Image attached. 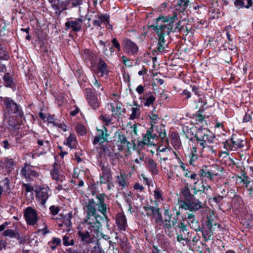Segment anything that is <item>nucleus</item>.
Masks as SVG:
<instances>
[{"label":"nucleus","instance_id":"nucleus-31","mask_svg":"<svg viewBox=\"0 0 253 253\" xmlns=\"http://www.w3.org/2000/svg\"><path fill=\"white\" fill-rule=\"evenodd\" d=\"M3 168L7 172H11L14 169V162L12 159L5 158L3 160Z\"/></svg>","mask_w":253,"mask_h":253},{"label":"nucleus","instance_id":"nucleus-8","mask_svg":"<svg viewBox=\"0 0 253 253\" xmlns=\"http://www.w3.org/2000/svg\"><path fill=\"white\" fill-rule=\"evenodd\" d=\"M24 216L28 225H35L38 221V213L31 207H28L24 210Z\"/></svg>","mask_w":253,"mask_h":253},{"label":"nucleus","instance_id":"nucleus-17","mask_svg":"<svg viewBox=\"0 0 253 253\" xmlns=\"http://www.w3.org/2000/svg\"><path fill=\"white\" fill-rule=\"evenodd\" d=\"M179 215V212H176V214L174 217H171L169 218H167V219H164V220H163L162 225H164L165 229L169 230L172 228L176 229V224L177 222Z\"/></svg>","mask_w":253,"mask_h":253},{"label":"nucleus","instance_id":"nucleus-45","mask_svg":"<svg viewBox=\"0 0 253 253\" xmlns=\"http://www.w3.org/2000/svg\"><path fill=\"white\" fill-rule=\"evenodd\" d=\"M63 243L65 246H73L75 242L73 239H70L69 236L65 235L63 238Z\"/></svg>","mask_w":253,"mask_h":253},{"label":"nucleus","instance_id":"nucleus-30","mask_svg":"<svg viewBox=\"0 0 253 253\" xmlns=\"http://www.w3.org/2000/svg\"><path fill=\"white\" fill-rule=\"evenodd\" d=\"M64 144L70 148H74L76 146L77 141L76 137L75 134L70 133L69 136L67 138Z\"/></svg>","mask_w":253,"mask_h":253},{"label":"nucleus","instance_id":"nucleus-22","mask_svg":"<svg viewBox=\"0 0 253 253\" xmlns=\"http://www.w3.org/2000/svg\"><path fill=\"white\" fill-rule=\"evenodd\" d=\"M52 178L56 181L62 180L61 170L60 166L56 163L53 165V169L50 171Z\"/></svg>","mask_w":253,"mask_h":253},{"label":"nucleus","instance_id":"nucleus-32","mask_svg":"<svg viewBox=\"0 0 253 253\" xmlns=\"http://www.w3.org/2000/svg\"><path fill=\"white\" fill-rule=\"evenodd\" d=\"M181 192L182 196L185 199V202H188L190 200H192V198L195 197V194H192L191 193L190 189L187 186H185L182 188Z\"/></svg>","mask_w":253,"mask_h":253},{"label":"nucleus","instance_id":"nucleus-54","mask_svg":"<svg viewBox=\"0 0 253 253\" xmlns=\"http://www.w3.org/2000/svg\"><path fill=\"white\" fill-rule=\"evenodd\" d=\"M191 87L192 88V92H193L195 95L199 96L202 95V92L200 91L198 86L196 85H191Z\"/></svg>","mask_w":253,"mask_h":253},{"label":"nucleus","instance_id":"nucleus-60","mask_svg":"<svg viewBox=\"0 0 253 253\" xmlns=\"http://www.w3.org/2000/svg\"><path fill=\"white\" fill-rule=\"evenodd\" d=\"M122 59L123 60V63L126 65L128 67L131 66V63L130 60L125 56H122Z\"/></svg>","mask_w":253,"mask_h":253},{"label":"nucleus","instance_id":"nucleus-52","mask_svg":"<svg viewBox=\"0 0 253 253\" xmlns=\"http://www.w3.org/2000/svg\"><path fill=\"white\" fill-rule=\"evenodd\" d=\"M189 234V232H188L186 235H184V237L182 234L178 235L176 237L177 241L179 242H181L182 241H189L190 239L188 238Z\"/></svg>","mask_w":253,"mask_h":253},{"label":"nucleus","instance_id":"nucleus-7","mask_svg":"<svg viewBox=\"0 0 253 253\" xmlns=\"http://www.w3.org/2000/svg\"><path fill=\"white\" fill-rule=\"evenodd\" d=\"M0 100L3 102L5 108L9 113L20 114L21 109L11 99L6 97H0Z\"/></svg>","mask_w":253,"mask_h":253},{"label":"nucleus","instance_id":"nucleus-57","mask_svg":"<svg viewBox=\"0 0 253 253\" xmlns=\"http://www.w3.org/2000/svg\"><path fill=\"white\" fill-rule=\"evenodd\" d=\"M177 227L180 229L181 232H183L184 233L185 231H187V230L186 225L182 221L178 223Z\"/></svg>","mask_w":253,"mask_h":253},{"label":"nucleus","instance_id":"nucleus-38","mask_svg":"<svg viewBox=\"0 0 253 253\" xmlns=\"http://www.w3.org/2000/svg\"><path fill=\"white\" fill-rule=\"evenodd\" d=\"M61 241L59 238H53L52 240L48 243V246L52 250L56 249V247L61 244Z\"/></svg>","mask_w":253,"mask_h":253},{"label":"nucleus","instance_id":"nucleus-59","mask_svg":"<svg viewBox=\"0 0 253 253\" xmlns=\"http://www.w3.org/2000/svg\"><path fill=\"white\" fill-rule=\"evenodd\" d=\"M149 118L150 120H151L150 123H152L153 124H155L156 123L157 121H158L159 119V117L156 114H152L150 115Z\"/></svg>","mask_w":253,"mask_h":253},{"label":"nucleus","instance_id":"nucleus-6","mask_svg":"<svg viewBox=\"0 0 253 253\" xmlns=\"http://www.w3.org/2000/svg\"><path fill=\"white\" fill-rule=\"evenodd\" d=\"M245 143L244 140L233 136L231 139L227 140L224 142V147L227 150L236 151L243 147Z\"/></svg>","mask_w":253,"mask_h":253},{"label":"nucleus","instance_id":"nucleus-36","mask_svg":"<svg viewBox=\"0 0 253 253\" xmlns=\"http://www.w3.org/2000/svg\"><path fill=\"white\" fill-rule=\"evenodd\" d=\"M171 144L173 148L176 150H179L181 147V142L179 137L176 135L172 136Z\"/></svg>","mask_w":253,"mask_h":253},{"label":"nucleus","instance_id":"nucleus-33","mask_svg":"<svg viewBox=\"0 0 253 253\" xmlns=\"http://www.w3.org/2000/svg\"><path fill=\"white\" fill-rule=\"evenodd\" d=\"M116 182L119 186L124 188L127 186L126 176L125 173H121L116 176Z\"/></svg>","mask_w":253,"mask_h":253},{"label":"nucleus","instance_id":"nucleus-56","mask_svg":"<svg viewBox=\"0 0 253 253\" xmlns=\"http://www.w3.org/2000/svg\"><path fill=\"white\" fill-rule=\"evenodd\" d=\"M51 213L53 215H57L59 211V208L55 206H52L49 208Z\"/></svg>","mask_w":253,"mask_h":253},{"label":"nucleus","instance_id":"nucleus-35","mask_svg":"<svg viewBox=\"0 0 253 253\" xmlns=\"http://www.w3.org/2000/svg\"><path fill=\"white\" fill-rule=\"evenodd\" d=\"M143 99L145 100V102L144 103V106H150L151 105L153 104L154 102L156 100V97L152 94L151 92L145 94Z\"/></svg>","mask_w":253,"mask_h":253},{"label":"nucleus","instance_id":"nucleus-34","mask_svg":"<svg viewBox=\"0 0 253 253\" xmlns=\"http://www.w3.org/2000/svg\"><path fill=\"white\" fill-rule=\"evenodd\" d=\"M100 119L102 120L106 125H111L114 124L116 120V118H114L113 115L109 116L107 115H101L100 116Z\"/></svg>","mask_w":253,"mask_h":253},{"label":"nucleus","instance_id":"nucleus-19","mask_svg":"<svg viewBox=\"0 0 253 253\" xmlns=\"http://www.w3.org/2000/svg\"><path fill=\"white\" fill-rule=\"evenodd\" d=\"M52 7L55 10V13L58 15L65 10L69 8L66 1H60L58 0V2L51 5Z\"/></svg>","mask_w":253,"mask_h":253},{"label":"nucleus","instance_id":"nucleus-43","mask_svg":"<svg viewBox=\"0 0 253 253\" xmlns=\"http://www.w3.org/2000/svg\"><path fill=\"white\" fill-rule=\"evenodd\" d=\"M4 236L11 238H16L19 234L12 229H8L3 232Z\"/></svg>","mask_w":253,"mask_h":253},{"label":"nucleus","instance_id":"nucleus-9","mask_svg":"<svg viewBox=\"0 0 253 253\" xmlns=\"http://www.w3.org/2000/svg\"><path fill=\"white\" fill-rule=\"evenodd\" d=\"M36 198L40 204L44 206L45 203L51 194V191L48 187L40 188L35 191Z\"/></svg>","mask_w":253,"mask_h":253},{"label":"nucleus","instance_id":"nucleus-25","mask_svg":"<svg viewBox=\"0 0 253 253\" xmlns=\"http://www.w3.org/2000/svg\"><path fill=\"white\" fill-rule=\"evenodd\" d=\"M185 219L188 224L192 229L196 230L197 229L199 228L198 221L193 213H188L187 216L185 217Z\"/></svg>","mask_w":253,"mask_h":253},{"label":"nucleus","instance_id":"nucleus-58","mask_svg":"<svg viewBox=\"0 0 253 253\" xmlns=\"http://www.w3.org/2000/svg\"><path fill=\"white\" fill-rule=\"evenodd\" d=\"M112 43L114 47L117 48L118 51L121 50V45L116 38L112 39Z\"/></svg>","mask_w":253,"mask_h":253},{"label":"nucleus","instance_id":"nucleus-5","mask_svg":"<svg viewBox=\"0 0 253 253\" xmlns=\"http://www.w3.org/2000/svg\"><path fill=\"white\" fill-rule=\"evenodd\" d=\"M180 207L185 210L196 212L203 207L202 203L195 198H192L188 202L181 201Z\"/></svg>","mask_w":253,"mask_h":253},{"label":"nucleus","instance_id":"nucleus-53","mask_svg":"<svg viewBox=\"0 0 253 253\" xmlns=\"http://www.w3.org/2000/svg\"><path fill=\"white\" fill-rule=\"evenodd\" d=\"M54 126L58 127L64 132L67 130V126L64 123H59L58 121Z\"/></svg>","mask_w":253,"mask_h":253},{"label":"nucleus","instance_id":"nucleus-11","mask_svg":"<svg viewBox=\"0 0 253 253\" xmlns=\"http://www.w3.org/2000/svg\"><path fill=\"white\" fill-rule=\"evenodd\" d=\"M122 45L124 51L127 54L134 55L136 54L138 51L137 45L130 39H124L122 43Z\"/></svg>","mask_w":253,"mask_h":253},{"label":"nucleus","instance_id":"nucleus-28","mask_svg":"<svg viewBox=\"0 0 253 253\" xmlns=\"http://www.w3.org/2000/svg\"><path fill=\"white\" fill-rule=\"evenodd\" d=\"M117 143L119 147V149L120 148L123 149L124 147H128L129 144V142L127 141L126 137L124 135L120 133L118 135Z\"/></svg>","mask_w":253,"mask_h":253},{"label":"nucleus","instance_id":"nucleus-37","mask_svg":"<svg viewBox=\"0 0 253 253\" xmlns=\"http://www.w3.org/2000/svg\"><path fill=\"white\" fill-rule=\"evenodd\" d=\"M213 174L210 171H205L203 169H201L200 172V176L202 177V179H204V182H206L205 178H207L208 180L212 181L213 180Z\"/></svg>","mask_w":253,"mask_h":253},{"label":"nucleus","instance_id":"nucleus-46","mask_svg":"<svg viewBox=\"0 0 253 253\" xmlns=\"http://www.w3.org/2000/svg\"><path fill=\"white\" fill-rule=\"evenodd\" d=\"M76 130L78 133L81 135H84L86 133V129L85 127L81 124H78L77 125Z\"/></svg>","mask_w":253,"mask_h":253},{"label":"nucleus","instance_id":"nucleus-64","mask_svg":"<svg viewBox=\"0 0 253 253\" xmlns=\"http://www.w3.org/2000/svg\"><path fill=\"white\" fill-rule=\"evenodd\" d=\"M241 182H242L245 185L246 188H248L249 184L250 183V181L249 180V177L246 176H245L244 178L242 179Z\"/></svg>","mask_w":253,"mask_h":253},{"label":"nucleus","instance_id":"nucleus-50","mask_svg":"<svg viewBox=\"0 0 253 253\" xmlns=\"http://www.w3.org/2000/svg\"><path fill=\"white\" fill-rule=\"evenodd\" d=\"M189 0H178L177 1V6H179L182 10H184L188 5Z\"/></svg>","mask_w":253,"mask_h":253},{"label":"nucleus","instance_id":"nucleus-40","mask_svg":"<svg viewBox=\"0 0 253 253\" xmlns=\"http://www.w3.org/2000/svg\"><path fill=\"white\" fill-rule=\"evenodd\" d=\"M37 142L39 147H43V150L45 152L48 151L49 149L50 145L49 142L48 140L39 139L38 140Z\"/></svg>","mask_w":253,"mask_h":253},{"label":"nucleus","instance_id":"nucleus-10","mask_svg":"<svg viewBox=\"0 0 253 253\" xmlns=\"http://www.w3.org/2000/svg\"><path fill=\"white\" fill-rule=\"evenodd\" d=\"M144 209L147 212V214L150 215H153L155 219L156 223L162 225L163 223V218L161 213L160 212V209L157 207L148 206L144 207Z\"/></svg>","mask_w":253,"mask_h":253},{"label":"nucleus","instance_id":"nucleus-18","mask_svg":"<svg viewBox=\"0 0 253 253\" xmlns=\"http://www.w3.org/2000/svg\"><path fill=\"white\" fill-rule=\"evenodd\" d=\"M116 223L118 228L123 231H125L127 226V222L126 216L122 213L117 214Z\"/></svg>","mask_w":253,"mask_h":253},{"label":"nucleus","instance_id":"nucleus-42","mask_svg":"<svg viewBox=\"0 0 253 253\" xmlns=\"http://www.w3.org/2000/svg\"><path fill=\"white\" fill-rule=\"evenodd\" d=\"M111 177V175L109 172H105L103 171L102 174L100 177V183L105 184L107 183Z\"/></svg>","mask_w":253,"mask_h":253},{"label":"nucleus","instance_id":"nucleus-26","mask_svg":"<svg viewBox=\"0 0 253 253\" xmlns=\"http://www.w3.org/2000/svg\"><path fill=\"white\" fill-rule=\"evenodd\" d=\"M252 3V0H234V4L238 8H249Z\"/></svg>","mask_w":253,"mask_h":253},{"label":"nucleus","instance_id":"nucleus-4","mask_svg":"<svg viewBox=\"0 0 253 253\" xmlns=\"http://www.w3.org/2000/svg\"><path fill=\"white\" fill-rule=\"evenodd\" d=\"M20 174L28 181L33 180L34 178H37L40 175L39 172L35 170L32 166L27 163L24 164L21 169Z\"/></svg>","mask_w":253,"mask_h":253},{"label":"nucleus","instance_id":"nucleus-13","mask_svg":"<svg viewBox=\"0 0 253 253\" xmlns=\"http://www.w3.org/2000/svg\"><path fill=\"white\" fill-rule=\"evenodd\" d=\"M84 92L90 106L93 109H96L100 104L97 97L92 92L90 88H85Z\"/></svg>","mask_w":253,"mask_h":253},{"label":"nucleus","instance_id":"nucleus-3","mask_svg":"<svg viewBox=\"0 0 253 253\" xmlns=\"http://www.w3.org/2000/svg\"><path fill=\"white\" fill-rule=\"evenodd\" d=\"M198 142L203 149L207 148L209 151L214 153L211 144L214 142V136L213 133L205 128H199L197 130L195 135Z\"/></svg>","mask_w":253,"mask_h":253},{"label":"nucleus","instance_id":"nucleus-47","mask_svg":"<svg viewBox=\"0 0 253 253\" xmlns=\"http://www.w3.org/2000/svg\"><path fill=\"white\" fill-rule=\"evenodd\" d=\"M167 46V43H158L156 50L155 52L157 53L162 54L165 52V49Z\"/></svg>","mask_w":253,"mask_h":253},{"label":"nucleus","instance_id":"nucleus-23","mask_svg":"<svg viewBox=\"0 0 253 253\" xmlns=\"http://www.w3.org/2000/svg\"><path fill=\"white\" fill-rule=\"evenodd\" d=\"M131 114L130 115L129 119L134 120L140 117L141 114V108L139 105L134 102L131 108Z\"/></svg>","mask_w":253,"mask_h":253},{"label":"nucleus","instance_id":"nucleus-1","mask_svg":"<svg viewBox=\"0 0 253 253\" xmlns=\"http://www.w3.org/2000/svg\"><path fill=\"white\" fill-rule=\"evenodd\" d=\"M107 195L104 193L96 195V202L93 199L85 202L84 210L86 218L83 223V227L78 229V234L84 244L95 242L101 234V221L108 220L107 212L109 208L105 203Z\"/></svg>","mask_w":253,"mask_h":253},{"label":"nucleus","instance_id":"nucleus-24","mask_svg":"<svg viewBox=\"0 0 253 253\" xmlns=\"http://www.w3.org/2000/svg\"><path fill=\"white\" fill-rule=\"evenodd\" d=\"M188 157L189 164L191 166H195V162L198 159L197 148L196 146H194L191 148Z\"/></svg>","mask_w":253,"mask_h":253},{"label":"nucleus","instance_id":"nucleus-29","mask_svg":"<svg viewBox=\"0 0 253 253\" xmlns=\"http://www.w3.org/2000/svg\"><path fill=\"white\" fill-rule=\"evenodd\" d=\"M76 214V210L75 211H71L66 214L63 219V223L67 227L70 228L72 226L71 219Z\"/></svg>","mask_w":253,"mask_h":253},{"label":"nucleus","instance_id":"nucleus-39","mask_svg":"<svg viewBox=\"0 0 253 253\" xmlns=\"http://www.w3.org/2000/svg\"><path fill=\"white\" fill-rule=\"evenodd\" d=\"M183 175L185 177L190 178L191 180H193L194 185L197 184L199 181V178L197 176V174L195 172H191L188 170L187 172L184 173Z\"/></svg>","mask_w":253,"mask_h":253},{"label":"nucleus","instance_id":"nucleus-55","mask_svg":"<svg viewBox=\"0 0 253 253\" xmlns=\"http://www.w3.org/2000/svg\"><path fill=\"white\" fill-rule=\"evenodd\" d=\"M94 81L93 83V87L94 89H99L100 88L101 90L103 91V88L101 87V84L99 83L97 80L96 79L95 77L94 76Z\"/></svg>","mask_w":253,"mask_h":253},{"label":"nucleus","instance_id":"nucleus-15","mask_svg":"<svg viewBox=\"0 0 253 253\" xmlns=\"http://www.w3.org/2000/svg\"><path fill=\"white\" fill-rule=\"evenodd\" d=\"M83 20L81 18L75 19L73 20H69L65 23L67 28H71L74 32H79L82 29Z\"/></svg>","mask_w":253,"mask_h":253},{"label":"nucleus","instance_id":"nucleus-44","mask_svg":"<svg viewBox=\"0 0 253 253\" xmlns=\"http://www.w3.org/2000/svg\"><path fill=\"white\" fill-rule=\"evenodd\" d=\"M154 196L156 202L160 203L163 200L162 193L161 191L158 189L154 191Z\"/></svg>","mask_w":253,"mask_h":253},{"label":"nucleus","instance_id":"nucleus-14","mask_svg":"<svg viewBox=\"0 0 253 253\" xmlns=\"http://www.w3.org/2000/svg\"><path fill=\"white\" fill-rule=\"evenodd\" d=\"M107 129L104 127V129H97L96 135L93 141V144L96 145L97 144L103 146V144L107 141L108 134L107 133Z\"/></svg>","mask_w":253,"mask_h":253},{"label":"nucleus","instance_id":"nucleus-63","mask_svg":"<svg viewBox=\"0 0 253 253\" xmlns=\"http://www.w3.org/2000/svg\"><path fill=\"white\" fill-rule=\"evenodd\" d=\"M24 186L27 192H32L34 190L33 186L30 184H24Z\"/></svg>","mask_w":253,"mask_h":253},{"label":"nucleus","instance_id":"nucleus-49","mask_svg":"<svg viewBox=\"0 0 253 253\" xmlns=\"http://www.w3.org/2000/svg\"><path fill=\"white\" fill-rule=\"evenodd\" d=\"M148 165L150 170L153 173H156L157 172V164L152 159L148 161Z\"/></svg>","mask_w":253,"mask_h":253},{"label":"nucleus","instance_id":"nucleus-51","mask_svg":"<svg viewBox=\"0 0 253 253\" xmlns=\"http://www.w3.org/2000/svg\"><path fill=\"white\" fill-rule=\"evenodd\" d=\"M69 8L77 6L80 4L79 0H66Z\"/></svg>","mask_w":253,"mask_h":253},{"label":"nucleus","instance_id":"nucleus-21","mask_svg":"<svg viewBox=\"0 0 253 253\" xmlns=\"http://www.w3.org/2000/svg\"><path fill=\"white\" fill-rule=\"evenodd\" d=\"M109 16L106 14H99L93 21L94 26L101 27L102 23L107 24L109 23Z\"/></svg>","mask_w":253,"mask_h":253},{"label":"nucleus","instance_id":"nucleus-12","mask_svg":"<svg viewBox=\"0 0 253 253\" xmlns=\"http://www.w3.org/2000/svg\"><path fill=\"white\" fill-rule=\"evenodd\" d=\"M108 105L110 107L113 116L114 118H119L125 113L126 109L123 107L122 104L120 102L113 100L110 102Z\"/></svg>","mask_w":253,"mask_h":253},{"label":"nucleus","instance_id":"nucleus-62","mask_svg":"<svg viewBox=\"0 0 253 253\" xmlns=\"http://www.w3.org/2000/svg\"><path fill=\"white\" fill-rule=\"evenodd\" d=\"M47 121L49 123L52 124L54 126L55 125L56 123H57V121L54 119V116L52 115H49L47 118Z\"/></svg>","mask_w":253,"mask_h":253},{"label":"nucleus","instance_id":"nucleus-48","mask_svg":"<svg viewBox=\"0 0 253 253\" xmlns=\"http://www.w3.org/2000/svg\"><path fill=\"white\" fill-rule=\"evenodd\" d=\"M9 58L8 53L6 51L0 44V59L8 60Z\"/></svg>","mask_w":253,"mask_h":253},{"label":"nucleus","instance_id":"nucleus-27","mask_svg":"<svg viewBox=\"0 0 253 253\" xmlns=\"http://www.w3.org/2000/svg\"><path fill=\"white\" fill-rule=\"evenodd\" d=\"M202 186L199 189H197L195 185L192 188L194 190V194H197L198 192H202L205 194L209 193L208 191L211 188V186L207 184L206 182H204V179H201Z\"/></svg>","mask_w":253,"mask_h":253},{"label":"nucleus","instance_id":"nucleus-2","mask_svg":"<svg viewBox=\"0 0 253 253\" xmlns=\"http://www.w3.org/2000/svg\"><path fill=\"white\" fill-rule=\"evenodd\" d=\"M177 19V16L175 13L171 16H160L156 19L155 24L152 25L151 27L156 31L158 35V43H166L165 36L169 35L172 31L173 24Z\"/></svg>","mask_w":253,"mask_h":253},{"label":"nucleus","instance_id":"nucleus-16","mask_svg":"<svg viewBox=\"0 0 253 253\" xmlns=\"http://www.w3.org/2000/svg\"><path fill=\"white\" fill-rule=\"evenodd\" d=\"M109 73L107 64L102 59H100L97 66L96 74L100 77H107Z\"/></svg>","mask_w":253,"mask_h":253},{"label":"nucleus","instance_id":"nucleus-41","mask_svg":"<svg viewBox=\"0 0 253 253\" xmlns=\"http://www.w3.org/2000/svg\"><path fill=\"white\" fill-rule=\"evenodd\" d=\"M5 85L7 87H11L13 84L12 78L9 74H6L3 77Z\"/></svg>","mask_w":253,"mask_h":253},{"label":"nucleus","instance_id":"nucleus-61","mask_svg":"<svg viewBox=\"0 0 253 253\" xmlns=\"http://www.w3.org/2000/svg\"><path fill=\"white\" fill-rule=\"evenodd\" d=\"M159 136L161 138L163 142H166L167 144H169V140L166 136V133L165 132H161L159 133Z\"/></svg>","mask_w":253,"mask_h":253},{"label":"nucleus","instance_id":"nucleus-20","mask_svg":"<svg viewBox=\"0 0 253 253\" xmlns=\"http://www.w3.org/2000/svg\"><path fill=\"white\" fill-rule=\"evenodd\" d=\"M157 136L154 133H146L143 136L141 143L143 145L151 146L155 144L154 140H156Z\"/></svg>","mask_w":253,"mask_h":253}]
</instances>
